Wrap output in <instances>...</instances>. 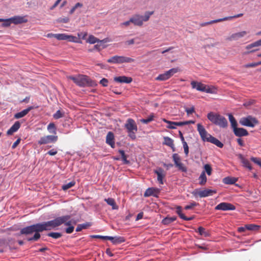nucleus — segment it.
I'll use <instances>...</instances> for the list:
<instances>
[{
	"label": "nucleus",
	"instance_id": "nucleus-1",
	"mask_svg": "<svg viewBox=\"0 0 261 261\" xmlns=\"http://www.w3.org/2000/svg\"><path fill=\"white\" fill-rule=\"evenodd\" d=\"M46 230L44 222L42 223H37L29 226L25 227L21 229L20 231V234H30L35 232L33 237L28 238V241H36L39 240L40 238L39 232H42Z\"/></svg>",
	"mask_w": 261,
	"mask_h": 261
},
{
	"label": "nucleus",
	"instance_id": "nucleus-2",
	"mask_svg": "<svg viewBox=\"0 0 261 261\" xmlns=\"http://www.w3.org/2000/svg\"><path fill=\"white\" fill-rule=\"evenodd\" d=\"M207 117L212 123L220 127L226 128L228 126L227 119L218 113L210 112L207 114Z\"/></svg>",
	"mask_w": 261,
	"mask_h": 261
},
{
	"label": "nucleus",
	"instance_id": "nucleus-3",
	"mask_svg": "<svg viewBox=\"0 0 261 261\" xmlns=\"http://www.w3.org/2000/svg\"><path fill=\"white\" fill-rule=\"evenodd\" d=\"M68 79L72 80L75 84L81 87L94 85V82L86 75L80 74L77 76H69Z\"/></svg>",
	"mask_w": 261,
	"mask_h": 261
},
{
	"label": "nucleus",
	"instance_id": "nucleus-4",
	"mask_svg": "<svg viewBox=\"0 0 261 261\" xmlns=\"http://www.w3.org/2000/svg\"><path fill=\"white\" fill-rule=\"evenodd\" d=\"M154 11H146L144 15L136 14L130 17V21L136 26L142 27L143 22L149 20L150 16L153 14Z\"/></svg>",
	"mask_w": 261,
	"mask_h": 261
},
{
	"label": "nucleus",
	"instance_id": "nucleus-5",
	"mask_svg": "<svg viewBox=\"0 0 261 261\" xmlns=\"http://www.w3.org/2000/svg\"><path fill=\"white\" fill-rule=\"evenodd\" d=\"M124 126L127 130L128 136L132 140H135L136 138V134L137 132L138 127L135 120L131 118L128 119Z\"/></svg>",
	"mask_w": 261,
	"mask_h": 261
},
{
	"label": "nucleus",
	"instance_id": "nucleus-6",
	"mask_svg": "<svg viewBox=\"0 0 261 261\" xmlns=\"http://www.w3.org/2000/svg\"><path fill=\"white\" fill-rule=\"evenodd\" d=\"M134 61L135 60L134 59L129 57L115 56L109 59L107 62L110 63L120 64L123 63H131L134 62Z\"/></svg>",
	"mask_w": 261,
	"mask_h": 261
},
{
	"label": "nucleus",
	"instance_id": "nucleus-7",
	"mask_svg": "<svg viewBox=\"0 0 261 261\" xmlns=\"http://www.w3.org/2000/svg\"><path fill=\"white\" fill-rule=\"evenodd\" d=\"M178 71L179 69L178 68H173L170 69L168 71H166L165 73L159 74L155 79L157 81H166L170 79Z\"/></svg>",
	"mask_w": 261,
	"mask_h": 261
},
{
	"label": "nucleus",
	"instance_id": "nucleus-8",
	"mask_svg": "<svg viewBox=\"0 0 261 261\" xmlns=\"http://www.w3.org/2000/svg\"><path fill=\"white\" fill-rule=\"evenodd\" d=\"M197 131L198 132L202 140L204 142H208L210 138H211L212 136L207 132L204 126L201 124L198 123L197 124Z\"/></svg>",
	"mask_w": 261,
	"mask_h": 261
},
{
	"label": "nucleus",
	"instance_id": "nucleus-9",
	"mask_svg": "<svg viewBox=\"0 0 261 261\" xmlns=\"http://www.w3.org/2000/svg\"><path fill=\"white\" fill-rule=\"evenodd\" d=\"M62 219L57 217L54 220L44 222L46 230H50L62 225Z\"/></svg>",
	"mask_w": 261,
	"mask_h": 261
},
{
	"label": "nucleus",
	"instance_id": "nucleus-10",
	"mask_svg": "<svg viewBox=\"0 0 261 261\" xmlns=\"http://www.w3.org/2000/svg\"><path fill=\"white\" fill-rule=\"evenodd\" d=\"M258 121L254 118L251 116L242 118L240 120V123L244 126L253 127L258 124Z\"/></svg>",
	"mask_w": 261,
	"mask_h": 261
},
{
	"label": "nucleus",
	"instance_id": "nucleus-11",
	"mask_svg": "<svg viewBox=\"0 0 261 261\" xmlns=\"http://www.w3.org/2000/svg\"><path fill=\"white\" fill-rule=\"evenodd\" d=\"M216 193V191L210 189H204L203 190H199L198 189L195 190L192 194L195 196H199L200 198L206 197L209 196H212L213 194Z\"/></svg>",
	"mask_w": 261,
	"mask_h": 261
},
{
	"label": "nucleus",
	"instance_id": "nucleus-12",
	"mask_svg": "<svg viewBox=\"0 0 261 261\" xmlns=\"http://www.w3.org/2000/svg\"><path fill=\"white\" fill-rule=\"evenodd\" d=\"M58 136L54 135H47L41 137L38 141L39 145L46 144L49 143H55L58 140Z\"/></svg>",
	"mask_w": 261,
	"mask_h": 261
},
{
	"label": "nucleus",
	"instance_id": "nucleus-13",
	"mask_svg": "<svg viewBox=\"0 0 261 261\" xmlns=\"http://www.w3.org/2000/svg\"><path fill=\"white\" fill-rule=\"evenodd\" d=\"M56 38L59 40H68L70 42L82 43L81 41L77 40L76 37L67 35L66 34H57Z\"/></svg>",
	"mask_w": 261,
	"mask_h": 261
},
{
	"label": "nucleus",
	"instance_id": "nucleus-14",
	"mask_svg": "<svg viewBox=\"0 0 261 261\" xmlns=\"http://www.w3.org/2000/svg\"><path fill=\"white\" fill-rule=\"evenodd\" d=\"M235 209L236 207L234 205L227 202H221L215 207V210H216L228 211L234 210Z\"/></svg>",
	"mask_w": 261,
	"mask_h": 261
},
{
	"label": "nucleus",
	"instance_id": "nucleus-15",
	"mask_svg": "<svg viewBox=\"0 0 261 261\" xmlns=\"http://www.w3.org/2000/svg\"><path fill=\"white\" fill-rule=\"evenodd\" d=\"M114 81L119 83H130L133 79L131 77H127L126 76H116L114 77Z\"/></svg>",
	"mask_w": 261,
	"mask_h": 261
},
{
	"label": "nucleus",
	"instance_id": "nucleus-16",
	"mask_svg": "<svg viewBox=\"0 0 261 261\" xmlns=\"http://www.w3.org/2000/svg\"><path fill=\"white\" fill-rule=\"evenodd\" d=\"M10 20H11L12 23L15 24L25 23L28 21V20L25 16H15L13 17L10 18Z\"/></svg>",
	"mask_w": 261,
	"mask_h": 261
},
{
	"label": "nucleus",
	"instance_id": "nucleus-17",
	"mask_svg": "<svg viewBox=\"0 0 261 261\" xmlns=\"http://www.w3.org/2000/svg\"><path fill=\"white\" fill-rule=\"evenodd\" d=\"M233 130L234 135L237 137L247 136L249 134L248 131L244 128L237 127Z\"/></svg>",
	"mask_w": 261,
	"mask_h": 261
},
{
	"label": "nucleus",
	"instance_id": "nucleus-18",
	"mask_svg": "<svg viewBox=\"0 0 261 261\" xmlns=\"http://www.w3.org/2000/svg\"><path fill=\"white\" fill-rule=\"evenodd\" d=\"M192 88L193 89H196L197 90L204 92L206 85L196 81H192L191 83Z\"/></svg>",
	"mask_w": 261,
	"mask_h": 261
},
{
	"label": "nucleus",
	"instance_id": "nucleus-19",
	"mask_svg": "<svg viewBox=\"0 0 261 261\" xmlns=\"http://www.w3.org/2000/svg\"><path fill=\"white\" fill-rule=\"evenodd\" d=\"M154 172L157 175V179L160 184H163V178L166 174L163 169L160 168L158 170H154Z\"/></svg>",
	"mask_w": 261,
	"mask_h": 261
},
{
	"label": "nucleus",
	"instance_id": "nucleus-20",
	"mask_svg": "<svg viewBox=\"0 0 261 261\" xmlns=\"http://www.w3.org/2000/svg\"><path fill=\"white\" fill-rule=\"evenodd\" d=\"M21 126V124L19 121H16L14 124L7 132L8 136L12 135L13 133L16 132Z\"/></svg>",
	"mask_w": 261,
	"mask_h": 261
},
{
	"label": "nucleus",
	"instance_id": "nucleus-21",
	"mask_svg": "<svg viewBox=\"0 0 261 261\" xmlns=\"http://www.w3.org/2000/svg\"><path fill=\"white\" fill-rule=\"evenodd\" d=\"M108 240L111 241L112 243L115 245L123 243L125 241L123 237L120 236H116L114 237L108 236Z\"/></svg>",
	"mask_w": 261,
	"mask_h": 261
},
{
	"label": "nucleus",
	"instance_id": "nucleus-22",
	"mask_svg": "<svg viewBox=\"0 0 261 261\" xmlns=\"http://www.w3.org/2000/svg\"><path fill=\"white\" fill-rule=\"evenodd\" d=\"M106 143L111 147H115L114 136L112 132H109L106 136Z\"/></svg>",
	"mask_w": 261,
	"mask_h": 261
},
{
	"label": "nucleus",
	"instance_id": "nucleus-23",
	"mask_svg": "<svg viewBox=\"0 0 261 261\" xmlns=\"http://www.w3.org/2000/svg\"><path fill=\"white\" fill-rule=\"evenodd\" d=\"M33 107H29L27 109L22 110V111L17 113L14 115V118L16 119H19L28 114V113L32 109H33Z\"/></svg>",
	"mask_w": 261,
	"mask_h": 261
},
{
	"label": "nucleus",
	"instance_id": "nucleus-24",
	"mask_svg": "<svg viewBox=\"0 0 261 261\" xmlns=\"http://www.w3.org/2000/svg\"><path fill=\"white\" fill-rule=\"evenodd\" d=\"M247 32L246 31H242L238 33L232 34L228 38V40H238V39L244 37Z\"/></svg>",
	"mask_w": 261,
	"mask_h": 261
},
{
	"label": "nucleus",
	"instance_id": "nucleus-25",
	"mask_svg": "<svg viewBox=\"0 0 261 261\" xmlns=\"http://www.w3.org/2000/svg\"><path fill=\"white\" fill-rule=\"evenodd\" d=\"M87 42H88L90 44H94L97 42V43H98V42L106 43V42H107V40L106 39L100 40L99 39L95 37V36H94L93 35H90L89 36L88 40H87Z\"/></svg>",
	"mask_w": 261,
	"mask_h": 261
},
{
	"label": "nucleus",
	"instance_id": "nucleus-26",
	"mask_svg": "<svg viewBox=\"0 0 261 261\" xmlns=\"http://www.w3.org/2000/svg\"><path fill=\"white\" fill-rule=\"evenodd\" d=\"M59 218H60V219L61 218V219H62V220L63 222L62 223V224H64L65 225L68 226V227L72 226V221L70 220L71 218L70 216L65 215L59 217Z\"/></svg>",
	"mask_w": 261,
	"mask_h": 261
},
{
	"label": "nucleus",
	"instance_id": "nucleus-27",
	"mask_svg": "<svg viewBox=\"0 0 261 261\" xmlns=\"http://www.w3.org/2000/svg\"><path fill=\"white\" fill-rule=\"evenodd\" d=\"M176 213L179 217L184 220L190 221L193 219V217H187L185 216L181 212V207L180 206H177L176 207Z\"/></svg>",
	"mask_w": 261,
	"mask_h": 261
},
{
	"label": "nucleus",
	"instance_id": "nucleus-28",
	"mask_svg": "<svg viewBox=\"0 0 261 261\" xmlns=\"http://www.w3.org/2000/svg\"><path fill=\"white\" fill-rule=\"evenodd\" d=\"M238 180V178L234 177L227 176L223 179V182L226 185H233Z\"/></svg>",
	"mask_w": 261,
	"mask_h": 261
},
{
	"label": "nucleus",
	"instance_id": "nucleus-29",
	"mask_svg": "<svg viewBox=\"0 0 261 261\" xmlns=\"http://www.w3.org/2000/svg\"><path fill=\"white\" fill-rule=\"evenodd\" d=\"M239 158L241 160V162L242 163L244 167L247 168L249 170H252V167L249 161L248 160L244 158L243 155L242 154L239 155Z\"/></svg>",
	"mask_w": 261,
	"mask_h": 261
},
{
	"label": "nucleus",
	"instance_id": "nucleus-30",
	"mask_svg": "<svg viewBox=\"0 0 261 261\" xmlns=\"http://www.w3.org/2000/svg\"><path fill=\"white\" fill-rule=\"evenodd\" d=\"M156 191V190L153 188H148L144 194V196L145 197H149L150 196H156L154 194V192Z\"/></svg>",
	"mask_w": 261,
	"mask_h": 261
},
{
	"label": "nucleus",
	"instance_id": "nucleus-31",
	"mask_svg": "<svg viewBox=\"0 0 261 261\" xmlns=\"http://www.w3.org/2000/svg\"><path fill=\"white\" fill-rule=\"evenodd\" d=\"M105 201L107 202L108 204L112 206L113 210H117L118 209V206L117 205L115 200L112 198H109L107 199H105Z\"/></svg>",
	"mask_w": 261,
	"mask_h": 261
},
{
	"label": "nucleus",
	"instance_id": "nucleus-32",
	"mask_svg": "<svg viewBox=\"0 0 261 261\" xmlns=\"http://www.w3.org/2000/svg\"><path fill=\"white\" fill-rule=\"evenodd\" d=\"M208 142L212 143L220 148H222L223 146V144L213 136L210 138Z\"/></svg>",
	"mask_w": 261,
	"mask_h": 261
},
{
	"label": "nucleus",
	"instance_id": "nucleus-33",
	"mask_svg": "<svg viewBox=\"0 0 261 261\" xmlns=\"http://www.w3.org/2000/svg\"><path fill=\"white\" fill-rule=\"evenodd\" d=\"M197 232H198L200 235L204 237H208L210 236V233L209 231H206L204 228L201 226L198 228Z\"/></svg>",
	"mask_w": 261,
	"mask_h": 261
},
{
	"label": "nucleus",
	"instance_id": "nucleus-34",
	"mask_svg": "<svg viewBox=\"0 0 261 261\" xmlns=\"http://www.w3.org/2000/svg\"><path fill=\"white\" fill-rule=\"evenodd\" d=\"M199 185L203 186L205 184L207 181V178L205 173V171H202L199 177Z\"/></svg>",
	"mask_w": 261,
	"mask_h": 261
},
{
	"label": "nucleus",
	"instance_id": "nucleus-35",
	"mask_svg": "<svg viewBox=\"0 0 261 261\" xmlns=\"http://www.w3.org/2000/svg\"><path fill=\"white\" fill-rule=\"evenodd\" d=\"M260 226L257 225L253 224H249L245 225V228H247V230H251V231H257L260 228Z\"/></svg>",
	"mask_w": 261,
	"mask_h": 261
},
{
	"label": "nucleus",
	"instance_id": "nucleus-36",
	"mask_svg": "<svg viewBox=\"0 0 261 261\" xmlns=\"http://www.w3.org/2000/svg\"><path fill=\"white\" fill-rule=\"evenodd\" d=\"M90 226H91V223L90 222H86V223L79 224L76 228V231L79 232L81 231L82 229H87Z\"/></svg>",
	"mask_w": 261,
	"mask_h": 261
},
{
	"label": "nucleus",
	"instance_id": "nucleus-37",
	"mask_svg": "<svg viewBox=\"0 0 261 261\" xmlns=\"http://www.w3.org/2000/svg\"><path fill=\"white\" fill-rule=\"evenodd\" d=\"M163 143L171 148L174 147L173 140L171 138H170L168 137H164V143Z\"/></svg>",
	"mask_w": 261,
	"mask_h": 261
},
{
	"label": "nucleus",
	"instance_id": "nucleus-38",
	"mask_svg": "<svg viewBox=\"0 0 261 261\" xmlns=\"http://www.w3.org/2000/svg\"><path fill=\"white\" fill-rule=\"evenodd\" d=\"M176 219V217H167L162 220V223L164 225H169L172 222L175 221Z\"/></svg>",
	"mask_w": 261,
	"mask_h": 261
},
{
	"label": "nucleus",
	"instance_id": "nucleus-39",
	"mask_svg": "<svg viewBox=\"0 0 261 261\" xmlns=\"http://www.w3.org/2000/svg\"><path fill=\"white\" fill-rule=\"evenodd\" d=\"M261 46V39L258 40L251 44H250L246 46V48L249 50L253 47Z\"/></svg>",
	"mask_w": 261,
	"mask_h": 261
},
{
	"label": "nucleus",
	"instance_id": "nucleus-40",
	"mask_svg": "<svg viewBox=\"0 0 261 261\" xmlns=\"http://www.w3.org/2000/svg\"><path fill=\"white\" fill-rule=\"evenodd\" d=\"M229 120L231 123V127H232L233 129H234V128L237 127V122L234 118V117L233 116V115L231 114H229L228 115Z\"/></svg>",
	"mask_w": 261,
	"mask_h": 261
},
{
	"label": "nucleus",
	"instance_id": "nucleus-41",
	"mask_svg": "<svg viewBox=\"0 0 261 261\" xmlns=\"http://www.w3.org/2000/svg\"><path fill=\"white\" fill-rule=\"evenodd\" d=\"M222 21H223L222 18H220V19H215V20H211V21H210L208 22L201 23H200V25L201 27H205V26L209 25V24H213L215 23L220 22H222Z\"/></svg>",
	"mask_w": 261,
	"mask_h": 261
},
{
	"label": "nucleus",
	"instance_id": "nucleus-42",
	"mask_svg": "<svg viewBox=\"0 0 261 261\" xmlns=\"http://www.w3.org/2000/svg\"><path fill=\"white\" fill-rule=\"evenodd\" d=\"M47 130L50 133L56 134V127L54 123H50L47 126Z\"/></svg>",
	"mask_w": 261,
	"mask_h": 261
},
{
	"label": "nucleus",
	"instance_id": "nucleus-43",
	"mask_svg": "<svg viewBox=\"0 0 261 261\" xmlns=\"http://www.w3.org/2000/svg\"><path fill=\"white\" fill-rule=\"evenodd\" d=\"M207 93L216 94L217 90L214 87H210L208 86H206L204 91Z\"/></svg>",
	"mask_w": 261,
	"mask_h": 261
},
{
	"label": "nucleus",
	"instance_id": "nucleus-44",
	"mask_svg": "<svg viewBox=\"0 0 261 261\" xmlns=\"http://www.w3.org/2000/svg\"><path fill=\"white\" fill-rule=\"evenodd\" d=\"M163 121L168 124V125L166 126V127L169 129H175L176 128V126H175L174 124H172V123H174V121H171L169 120H168L165 118H163L162 119Z\"/></svg>",
	"mask_w": 261,
	"mask_h": 261
},
{
	"label": "nucleus",
	"instance_id": "nucleus-45",
	"mask_svg": "<svg viewBox=\"0 0 261 261\" xmlns=\"http://www.w3.org/2000/svg\"><path fill=\"white\" fill-rule=\"evenodd\" d=\"M119 152L121 155L122 160L123 162V163L125 164H129V161L127 160V156L125 155L124 151L122 150H119Z\"/></svg>",
	"mask_w": 261,
	"mask_h": 261
},
{
	"label": "nucleus",
	"instance_id": "nucleus-46",
	"mask_svg": "<svg viewBox=\"0 0 261 261\" xmlns=\"http://www.w3.org/2000/svg\"><path fill=\"white\" fill-rule=\"evenodd\" d=\"M0 22H3L2 26L5 27H9L11 24L12 23L11 20H10V18L6 19L0 18Z\"/></svg>",
	"mask_w": 261,
	"mask_h": 261
},
{
	"label": "nucleus",
	"instance_id": "nucleus-47",
	"mask_svg": "<svg viewBox=\"0 0 261 261\" xmlns=\"http://www.w3.org/2000/svg\"><path fill=\"white\" fill-rule=\"evenodd\" d=\"M154 117V114H151V115H149V116L148 118L146 119H142L140 121L141 122L143 123L147 124L152 121L153 120Z\"/></svg>",
	"mask_w": 261,
	"mask_h": 261
},
{
	"label": "nucleus",
	"instance_id": "nucleus-48",
	"mask_svg": "<svg viewBox=\"0 0 261 261\" xmlns=\"http://www.w3.org/2000/svg\"><path fill=\"white\" fill-rule=\"evenodd\" d=\"M47 236L52 237L54 239H59L62 237V234L60 232H50L47 234Z\"/></svg>",
	"mask_w": 261,
	"mask_h": 261
},
{
	"label": "nucleus",
	"instance_id": "nucleus-49",
	"mask_svg": "<svg viewBox=\"0 0 261 261\" xmlns=\"http://www.w3.org/2000/svg\"><path fill=\"white\" fill-rule=\"evenodd\" d=\"M204 169L205 173L206 172L208 175H211L212 173V168L210 165L209 164H205L204 166Z\"/></svg>",
	"mask_w": 261,
	"mask_h": 261
},
{
	"label": "nucleus",
	"instance_id": "nucleus-50",
	"mask_svg": "<svg viewBox=\"0 0 261 261\" xmlns=\"http://www.w3.org/2000/svg\"><path fill=\"white\" fill-rule=\"evenodd\" d=\"M74 185H75L74 181H71L67 184L63 185L62 187V189L64 191H66V190H68V189L72 187L73 186H74Z\"/></svg>",
	"mask_w": 261,
	"mask_h": 261
},
{
	"label": "nucleus",
	"instance_id": "nucleus-51",
	"mask_svg": "<svg viewBox=\"0 0 261 261\" xmlns=\"http://www.w3.org/2000/svg\"><path fill=\"white\" fill-rule=\"evenodd\" d=\"M243 15V13H240V14H238L234 15V16L225 17L222 18V21H226V20H231L233 18L242 17Z\"/></svg>",
	"mask_w": 261,
	"mask_h": 261
},
{
	"label": "nucleus",
	"instance_id": "nucleus-52",
	"mask_svg": "<svg viewBox=\"0 0 261 261\" xmlns=\"http://www.w3.org/2000/svg\"><path fill=\"white\" fill-rule=\"evenodd\" d=\"M172 158L175 166L181 162L180 158L177 153L173 154L172 155Z\"/></svg>",
	"mask_w": 261,
	"mask_h": 261
},
{
	"label": "nucleus",
	"instance_id": "nucleus-53",
	"mask_svg": "<svg viewBox=\"0 0 261 261\" xmlns=\"http://www.w3.org/2000/svg\"><path fill=\"white\" fill-rule=\"evenodd\" d=\"M83 6V4L81 3H76L74 7H73V8L70 10L69 11V14H72L74 11H75V10L78 8H81Z\"/></svg>",
	"mask_w": 261,
	"mask_h": 261
},
{
	"label": "nucleus",
	"instance_id": "nucleus-54",
	"mask_svg": "<svg viewBox=\"0 0 261 261\" xmlns=\"http://www.w3.org/2000/svg\"><path fill=\"white\" fill-rule=\"evenodd\" d=\"M69 21V18L68 17H60L57 19V22L59 23H68Z\"/></svg>",
	"mask_w": 261,
	"mask_h": 261
},
{
	"label": "nucleus",
	"instance_id": "nucleus-55",
	"mask_svg": "<svg viewBox=\"0 0 261 261\" xmlns=\"http://www.w3.org/2000/svg\"><path fill=\"white\" fill-rule=\"evenodd\" d=\"M175 166L177 167L178 169L179 170L181 171L182 172H186L187 171V168L184 166V165L181 162Z\"/></svg>",
	"mask_w": 261,
	"mask_h": 261
},
{
	"label": "nucleus",
	"instance_id": "nucleus-56",
	"mask_svg": "<svg viewBox=\"0 0 261 261\" xmlns=\"http://www.w3.org/2000/svg\"><path fill=\"white\" fill-rule=\"evenodd\" d=\"M53 116L55 119H58L62 117L63 116V114L60 110H58L54 114Z\"/></svg>",
	"mask_w": 261,
	"mask_h": 261
},
{
	"label": "nucleus",
	"instance_id": "nucleus-57",
	"mask_svg": "<svg viewBox=\"0 0 261 261\" xmlns=\"http://www.w3.org/2000/svg\"><path fill=\"white\" fill-rule=\"evenodd\" d=\"M259 65H261V61L256 62V63H252L247 64L245 65V67L246 68L254 67L257 66Z\"/></svg>",
	"mask_w": 261,
	"mask_h": 261
},
{
	"label": "nucleus",
	"instance_id": "nucleus-58",
	"mask_svg": "<svg viewBox=\"0 0 261 261\" xmlns=\"http://www.w3.org/2000/svg\"><path fill=\"white\" fill-rule=\"evenodd\" d=\"M182 145H183V147H184V152L186 154V155H188V154H189V147H188V145L187 143V142L185 141V142H182Z\"/></svg>",
	"mask_w": 261,
	"mask_h": 261
},
{
	"label": "nucleus",
	"instance_id": "nucleus-59",
	"mask_svg": "<svg viewBox=\"0 0 261 261\" xmlns=\"http://www.w3.org/2000/svg\"><path fill=\"white\" fill-rule=\"evenodd\" d=\"M87 35H88V33L86 32H80L77 34L78 37L80 38H81L83 40L86 39Z\"/></svg>",
	"mask_w": 261,
	"mask_h": 261
},
{
	"label": "nucleus",
	"instance_id": "nucleus-60",
	"mask_svg": "<svg viewBox=\"0 0 261 261\" xmlns=\"http://www.w3.org/2000/svg\"><path fill=\"white\" fill-rule=\"evenodd\" d=\"M198 205V203H196V202H193L190 205H186L185 207V209L186 210H190Z\"/></svg>",
	"mask_w": 261,
	"mask_h": 261
},
{
	"label": "nucleus",
	"instance_id": "nucleus-61",
	"mask_svg": "<svg viewBox=\"0 0 261 261\" xmlns=\"http://www.w3.org/2000/svg\"><path fill=\"white\" fill-rule=\"evenodd\" d=\"M185 111L186 112L187 115H190V114H192L193 113H194L195 112V108L194 107V106H192V107L191 108H186L185 109Z\"/></svg>",
	"mask_w": 261,
	"mask_h": 261
},
{
	"label": "nucleus",
	"instance_id": "nucleus-62",
	"mask_svg": "<svg viewBox=\"0 0 261 261\" xmlns=\"http://www.w3.org/2000/svg\"><path fill=\"white\" fill-rule=\"evenodd\" d=\"M250 160L253 162L254 163L259 165L261 163V160L259 158H255V157H251Z\"/></svg>",
	"mask_w": 261,
	"mask_h": 261
},
{
	"label": "nucleus",
	"instance_id": "nucleus-63",
	"mask_svg": "<svg viewBox=\"0 0 261 261\" xmlns=\"http://www.w3.org/2000/svg\"><path fill=\"white\" fill-rule=\"evenodd\" d=\"M99 83L103 87H107L108 85V80L107 79L103 78L100 81Z\"/></svg>",
	"mask_w": 261,
	"mask_h": 261
},
{
	"label": "nucleus",
	"instance_id": "nucleus-64",
	"mask_svg": "<svg viewBox=\"0 0 261 261\" xmlns=\"http://www.w3.org/2000/svg\"><path fill=\"white\" fill-rule=\"evenodd\" d=\"M74 228V227L73 226H70L69 227L66 228L65 232L68 234L71 233L73 231Z\"/></svg>",
	"mask_w": 261,
	"mask_h": 261
}]
</instances>
